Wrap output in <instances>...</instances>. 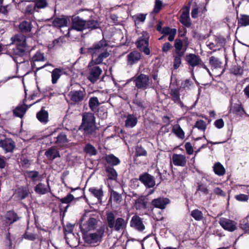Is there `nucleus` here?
<instances>
[{
    "label": "nucleus",
    "mask_w": 249,
    "mask_h": 249,
    "mask_svg": "<svg viewBox=\"0 0 249 249\" xmlns=\"http://www.w3.org/2000/svg\"><path fill=\"white\" fill-rule=\"evenodd\" d=\"M193 86V82L190 79H187L181 82L180 88L185 90H189Z\"/></svg>",
    "instance_id": "47"
},
{
    "label": "nucleus",
    "mask_w": 249,
    "mask_h": 249,
    "mask_svg": "<svg viewBox=\"0 0 249 249\" xmlns=\"http://www.w3.org/2000/svg\"><path fill=\"white\" fill-rule=\"evenodd\" d=\"M45 58L44 53L40 51L37 52L32 57L33 62L37 61H44Z\"/></svg>",
    "instance_id": "51"
},
{
    "label": "nucleus",
    "mask_w": 249,
    "mask_h": 249,
    "mask_svg": "<svg viewBox=\"0 0 249 249\" xmlns=\"http://www.w3.org/2000/svg\"><path fill=\"white\" fill-rule=\"evenodd\" d=\"M174 46L177 52H184L185 50L181 51L183 46V42L180 39H176Z\"/></svg>",
    "instance_id": "58"
},
{
    "label": "nucleus",
    "mask_w": 249,
    "mask_h": 249,
    "mask_svg": "<svg viewBox=\"0 0 249 249\" xmlns=\"http://www.w3.org/2000/svg\"><path fill=\"white\" fill-rule=\"evenodd\" d=\"M139 180L146 188H152L155 185V181L154 177L146 172L140 175Z\"/></svg>",
    "instance_id": "15"
},
{
    "label": "nucleus",
    "mask_w": 249,
    "mask_h": 249,
    "mask_svg": "<svg viewBox=\"0 0 249 249\" xmlns=\"http://www.w3.org/2000/svg\"><path fill=\"white\" fill-rule=\"evenodd\" d=\"M48 3L46 0H36L35 4L34 5H29L27 8V11L29 13H32L33 10H35L36 8L38 9L44 8L47 7Z\"/></svg>",
    "instance_id": "27"
},
{
    "label": "nucleus",
    "mask_w": 249,
    "mask_h": 249,
    "mask_svg": "<svg viewBox=\"0 0 249 249\" xmlns=\"http://www.w3.org/2000/svg\"><path fill=\"white\" fill-rule=\"evenodd\" d=\"M235 199L240 202H247L249 199V196L247 195L240 194L235 196Z\"/></svg>",
    "instance_id": "60"
},
{
    "label": "nucleus",
    "mask_w": 249,
    "mask_h": 249,
    "mask_svg": "<svg viewBox=\"0 0 249 249\" xmlns=\"http://www.w3.org/2000/svg\"><path fill=\"white\" fill-rule=\"evenodd\" d=\"M140 57V53L137 51L132 52L127 55L128 61L131 62L139 61Z\"/></svg>",
    "instance_id": "49"
},
{
    "label": "nucleus",
    "mask_w": 249,
    "mask_h": 249,
    "mask_svg": "<svg viewBox=\"0 0 249 249\" xmlns=\"http://www.w3.org/2000/svg\"><path fill=\"white\" fill-rule=\"evenodd\" d=\"M19 29L22 33H28L31 31V23L27 21H22L19 25Z\"/></svg>",
    "instance_id": "40"
},
{
    "label": "nucleus",
    "mask_w": 249,
    "mask_h": 249,
    "mask_svg": "<svg viewBox=\"0 0 249 249\" xmlns=\"http://www.w3.org/2000/svg\"><path fill=\"white\" fill-rule=\"evenodd\" d=\"M135 204L137 209L152 210V207L151 205V203L150 204L148 202V198L143 196L139 197L136 200Z\"/></svg>",
    "instance_id": "19"
},
{
    "label": "nucleus",
    "mask_w": 249,
    "mask_h": 249,
    "mask_svg": "<svg viewBox=\"0 0 249 249\" xmlns=\"http://www.w3.org/2000/svg\"><path fill=\"white\" fill-rule=\"evenodd\" d=\"M29 194V191L27 187L21 186L18 188L17 196L19 200H23L26 198Z\"/></svg>",
    "instance_id": "33"
},
{
    "label": "nucleus",
    "mask_w": 249,
    "mask_h": 249,
    "mask_svg": "<svg viewBox=\"0 0 249 249\" xmlns=\"http://www.w3.org/2000/svg\"><path fill=\"white\" fill-rule=\"evenodd\" d=\"M240 227L245 232H249V222L248 218H245L241 221Z\"/></svg>",
    "instance_id": "55"
},
{
    "label": "nucleus",
    "mask_w": 249,
    "mask_h": 249,
    "mask_svg": "<svg viewBox=\"0 0 249 249\" xmlns=\"http://www.w3.org/2000/svg\"><path fill=\"white\" fill-rule=\"evenodd\" d=\"M84 152L90 156H94L97 154L96 148L89 143L86 144L84 148Z\"/></svg>",
    "instance_id": "42"
},
{
    "label": "nucleus",
    "mask_w": 249,
    "mask_h": 249,
    "mask_svg": "<svg viewBox=\"0 0 249 249\" xmlns=\"http://www.w3.org/2000/svg\"><path fill=\"white\" fill-rule=\"evenodd\" d=\"M49 190H50L51 189L48 182L47 187L42 183H39L34 188L35 192L39 195L46 194L48 192Z\"/></svg>",
    "instance_id": "29"
},
{
    "label": "nucleus",
    "mask_w": 249,
    "mask_h": 249,
    "mask_svg": "<svg viewBox=\"0 0 249 249\" xmlns=\"http://www.w3.org/2000/svg\"><path fill=\"white\" fill-rule=\"evenodd\" d=\"M108 46L107 41L102 39L87 49V53L92 57L91 62H102L109 56V53L106 49Z\"/></svg>",
    "instance_id": "1"
},
{
    "label": "nucleus",
    "mask_w": 249,
    "mask_h": 249,
    "mask_svg": "<svg viewBox=\"0 0 249 249\" xmlns=\"http://www.w3.org/2000/svg\"><path fill=\"white\" fill-rule=\"evenodd\" d=\"M172 161L175 166L184 167L186 165L187 159L184 155L174 154L172 156Z\"/></svg>",
    "instance_id": "22"
},
{
    "label": "nucleus",
    "mask_w": 249,
    "mask_h": 249,
    "mask_svg": "<svg viewBox=\"0 0 249 249\" xmlns=\"http://www.w3.org/2000/svg\"><path fill=\"white\" fill-rule=\"evenodd\" d=\"M102 70L98 66H95L89 69V72L87 77L88 79L92 83H95L102 74Z\"/></svg>",
    "instance_id": "12"
},
{
    "label": "nucleus",
    "mask_w": 249,
    "mask_h": 249,
    "mask_svg": "<svg viewBox=\"0 0 249 249\" xmlns=\"http://www.w3.org/2000/svg\"><path fill=\"white\" fill-rule=\"evenodd\" d=\"M196 191H200L204 195H208L209 194V190L206 186V185L201 183H197Z\"/></svg>",
    "instance_id": "57"
},
{
    "label": "nucleus",
    "mask_w": 249,
    "mask_h": 249,
    "mask_svg": "<svg viewBox=\"0 0 249 249\" xmlns=\"http://www.w3.org/2000/svg\"><path fill=\"white\" fill-rule=\"evenodd\" d=\"M214 125L216 128L220 129L224 126V122L222 119H219L215 121Z\"/></svg>",
    "instance_id": "64"
},
{
    "label": "nucleus",
    "mask_w": 249,
    "mask_h": 249,
    "mask_svg": "<svg viewBox=\"0 0 249 249\" xmlns=\"http://www.w3.org/2000/svg\"><path fill=\"white\" fill-rule=\"evenodd\" d=\"M100 103L97 97H91L89 98V106L90 110L92 112H95L97 108L100 106Z\"/></svg>",
    "instance_id": "37"
},
{
    "label": "nucleus",
    "mask_w": 249,
    "mask_h": 249,
    "mask_svg": "<svg viewBox=\"0 0 249 249\" xmlns=\"http://www.w3.org/2000/svg\"><path fill=\"white\" fill-rule=\"evenodd\" d=\"M86 94V91L83 89L79 90H71L68 95L71 101L76 103L82 101Z\"/></svg>",
    "instance_id": "16"
},
{
    "label": "nucleus",
    "mask_w": 249,
    "mask_h": 249,
    "mask_svg": "<svg viewBox=\"0 0 249 249\" xmlns=\"http://www.w3.org/2000/svg\"><path fill=\"white\" fill-rule=\"evenodd\" d=\"M70 23V18L65 16L56 18L54 19L53 22V26L58 28L67 26Z\"/></svg>",
    "instance_id": "24"
},
{
    "label": "nucleus",
    "mask_w": 249,
    "mask_h": 249,
    "mask_svg": "<svg viewBox=\"0 0 249 249\" xmlns=\"http://www.w3.org/2000/svg\"><path fill=\"white\" fill-rule=\"evenodd\" d=\"M186 61L187 62H199V58L196 55L190 53L186 55Z\"/></svg>",
    "instance_id": "56"
},
{
    "label": "nucleus",
    "mask_w": 249,
    "mask_h": 249,
    "mask_svg": "<svg viewBox=\"0 0 249 249\" xmlns=\"http://www.w3.org/2000/svg\"><path fill=\"white\" fill-rule=\"evenodd\" d=\"M171 100L178 105H181L183 104L180 100V94L178 89H170L169 93Z\"/></svg>",
    "instance_id": "26"
},
{
    "label": "nucleus",
    "mask_w": 249,
    "mask_h": 249,
    "mask_svg": "<svg viewBox=\"0 0 249 249\" xmlns=\"http://www.w3.org/2000/svg\"><path fill=\"white\" fill-rule=\"evenodd\" d=\"M25 52V46H17L15 48H13V53L15 54L18 56H21Z\"/></svg>",
    "instance_id": "54"
},
{
    "label": "nucleus",
    "mask_w": 249,
    "mask_h": 249,
    "mask_svg": "<svg viewBox=\"0 0 249 249\" xmlns=\"http://www.w3.org/2000/svg\"><path fill=\"white\" fill-rule=\"evenodd\" d=\"M194 127L197 128L199 130L204 132L207 128V124L203 120H199L196 122Z\"/></svg>",
    "instance_id": "53"
},
{
    "label": "nucleus",
    "mask_w": 249,
    "mask_h": 249,
    "mask_svg": "<svg viewBox=\"0 0 249 249\" xmlns=\"http://www.w3.org/2000/svg\"><path fill=\"white\" fill-rule=\"evenodd\" d=\"M86 214H84L80 220V228L82 233L94 231L97 226L98 220L94 217H90L85 220Z\"/></svg>",
    "instance_id": "5"
},
{
    "label": "nucleus",
    "mask_w": 249,
    "mask_h": 249,
    "mask_svg": "<svg viewBox=\"0 0 249 249\" xmlns=\"http://www.w3.org/2000/svg\"><path fill=\"white\" fill-rule=\"evenodd\" d=\"M238 25L240 27L249 25V15L241 14L239 17H237Z\"/></svg>",
    "instance_id": "34"
},
{
    "label": "nucleus",
    "mask_w": 249,
    "mask_h": 249,
    "mask_svg": "<svg viewBox=\"0 0 249 249\" xmlns=\"http://www.w3.org/2000/svg\"><path fill=\"white\" fill-rule=\"evenodd\" d=\"M25 99L23 100V104L22 105H19L15 109L13 110V113L15 116L18 117L19 118H22L24 114L26 112L28 106L25 104L26 101V98L27 96L26 90L25 89Z\"/></svg>",
    "instance_id": "20"
},
{
    "label": "nucleus",
    "mask_w": 249,
    "mask_h": 249,
    "mask_svg": "<svg viewBox=\"0 0 249 249\" xmlns=\"http://www.w3.org/2000/svg\"><path fill=\"white\" fill-rule=\"evenodd\" d=\"M219 223L225 230L230 232L233 231L237 229V223L234 221L224 217L220 218Z\"/></svg>",
    "instance_id": "13"
},
{
    "label": "nucleus",
    "mask_w": 249,
    "mask_h": 249,
    "mask_svg": "<svg viewBox=\"0 0 249 249\" xmlns=\"http://www.w3.org/2000/svg\"><path fill=\"white\" fill-rule=\"evenodd\" d=\"M125 120V126L127 128H133L138 123V118L136 114H127L124 116Z\"/></svg>",
    "instance_id": "23"
},
{
    "label": "nucleus",
    "mask_w": 249,
    "mask_h": 249,
    "mask_svg": "<svg viewBox=\"0 0 249 249\" xmlns=\"http://www.w3.org/2000/svg\"><path fill=\"white\" fill-rule=\"evenodd\" d=\"M86 20L78 16L73 17L71 21V27L69 29L68 35L69 36L70 31L71 29L77 31H82L86 29Z\"/></svg>",
    "instance_id": "10"
},
{
    "label": "nucleus",
    "mask_w": 249,
    "mask_h": 249,
    "mask_svg": "<svg viewBox=\"0 0 249 249\" xmlns=\"http://www.w3.org/2000/svg\"><path fill=\"white\" fill-rule=\"evenodd\" d=\"M191 215L196 221H200L203 218L202 212L198 209H195L191 212Z\"/></svg>",
    "instance_id": "50"
},
{
    "label": "nucleus",
    "mask_w": 249,
    "mask_h": 249,
    "mask_svg": "<svg viewBox=\"0 0 249 249\" xmlns=\"http://www.w3.org/2000/svg\"><path fill=\"white\" fill-rule=\"evenodd\" d=\"M72 71L71 67L54 68L52 72V82L53 84H56L63 74L68 75Z\"/></svg>",
    "instance_id": "9"
},
{
    "label": "nucleus",
    "mask_w": 249,
    "mask_h": 249,
    "mask_svg": "<svg viewBox=\"0 0 249 249\" xmlns=\"http://www.w3.org/2000/svg\"><path fill=\"white\" fill-rule=\"evenodd\" d=\"M130 226L139 231H142L145 229L142 218L137 215L132 216L130 222Z\"/></svg>",
    "instance_id": "17"
},
{
    "label": "nucleus",
    "mask_w": 249,
    "mask_h": 249,
    "mask_svg": "<svg viewBox=\"0 0 249 249\" xmlns=\"http://www.w3.org/2000/svg\"><path fill=\"white\" fill-rule=\"evenodd\" d=\"M73 227L72 225H67V227L65 228L64 229V233L65 234V238L66 239V241L68 244H69L68 239L69 238L67 237L68 234H70V235H71L72 236H74V234L72 233Z\"/></svg>",
    "instance_id": "52"
},
{
    "label": "nucleus",
    "mask_w": 249,
    "mask_h": 249,
    "mask_svg": "<svg viewBox=\"0 0 249 249\" xmlns=\"http://www.w3.org/2000/svg\"><path fill=\"white\" fill-rule=\"evenodd\" d=\"M180 18V21L183 25L187 27L190 25L188 11H183Z\"/></svg>",
    "instance_id": "46"
},
{
    "label": "nucleus",
    "mask_w": 249,
    "mask_h": 249,
    "mask_svg": "<svg viewBox=\"0 0 249 249\" xmlns=\"http://www.w3.org/2000/svg\"><path fill=\"white\" fill-rule=\"evenodd\" d=\"M26 174L28 178H30L33 182H36L40 180L39 172L37 171H27Z\"/></svg>",
    "instance_id": "43"
},
{
    "label": "nucleus",
    "mask_w": 249,
    "mask_h": 249,
    "mask_svg": "<svg viewBox=\"0 0 249 249\" xmlns=\"http://www.w3.org/2000/svg\"><path fill=\"white\" fill-rule=\"evenodd\" d=\"M105 232V226L102 225L95 232H87L82 233V238L87 247H96L102 242Z\"/></svg>",
    "instance_id": "3"
},
{
    "label": "nucleus",
    "mask_w": 249,
    "mask_h": 249,
    "mask_svg": "<svg viewBox=\"0 0 249 249\" xmlns=\"http://www.w3.org/2000/svg\"><path fill=\"white\" fill-rule=\"evenodd\" d=\"M149 36L146 32H143L142 36H140L136 42L137 47L141 51H142L145 54L150 53V50L148 48Z\"/></svg>",
    "instance_id": "8"
},
{
    "label": "nucleus",
    "mask_w": 249,
    "mask_h": 249,
    "mask_svg": "<svg viewBox=\"0 0 249 249\" xmlns=\"http://www.w3.org/2000/svg\"><path fill=\"white\" fill-rule=\"evenodd\" d=\"M56 198L61 202V204L59 205V213L60 216L63 218L68 209L70 206V204L76 198L71 193L68 194L64 197H56Z\"/></svg>",
    "instance_id": "7"
},
{
    "label": "nucleus",
    "mask_w": 249,
    "mask_h": 249,
    "mask_svg": "<svg viewBox=\"0 0 249 249\" xmlns=\"http://www.w3.org/2000/svg\"><path fill=\"white\" fill-rule=\"evenodd\" d=\"M20 161L23 167H28L30 165V161L26 156H22L20 158Z\"/></svg>",
    "instance_id": "62"
},
{
    "label": "nucleus",
    "mask_w": 249,
    "mask_h": 249,
    "mask_svg": "<svg viewBox=\"0 0 249 249\" xmlns=\"http://www.w3.org/2000/svg\"><path fill=\"white\" fill-rule=\"evenodd\" d=\"M97 129L94 114L91 112L83 113L82 123L78 128V131L83 132L85 136H90L95 134Z\"/></svg>",
    "instance_id": "2"
},
{
    "label": "nucleus",
    "mask_w": 249,
    "mask_h": 249,
    "mask_svg": "<svg viewBox=\"0 0 249 249\" xmlns=\"http://www.w3.org/2000/svg\"><path fill=\"white\" fill-rule=\"evenodd\" d=\"M86 29L94 30L100 27V24L97 20L95 19H89L86 20Z\"/></svg>",
    "instance_id": "36"
},
{
    "label": "nucleus",
    "mask_w": 249,
    "mask_h": 249,
    "mask_svg": "<svg viewBox=\"0 0 249 249\" xmlns=\"http://www.w3.org/2000/svg\"><path fill=\"white\" fill-rule=\"evenodd\" d=\"M56 140L55 142L56 144L62 145L68 142L67 136L65 132L60 133L56 137Z\"/></svg>",
    "instance_id": "44"
},
{
    "label": "nucleus",
    "mask_w": 249,
    "mask_h": 249,
    "mask_svg": "<svg viewBox=\"0 0 249 249\" xmlns=\"http://www.w3.org/2000/svg\"><path fill=\"white\" fill-rule=\"evenodd\" d=\"M230 71L235 75H242L243 72V67L239 65L238 63H234L231 66Z\"/></svg>",
    "instance_id": "39"
},
{
    "label": "nucleus",
    "mask_w": 249,
    "mask_h": 249,
    "mask_svg": "<svg viewBox=\"0 0 249 249\" xmlns=\"http://www.w3.org/2000/svg\"><path fill=\"white\" fill-rule=\"evenodd\" d=\"M15 147V142L11 138H6L0 140V147L2 148L6 153L13 152Z\"/></svg>",
    "instance_id": "14"
},
{
    "label": "nucleus",
    "mask_w": 249,
    "mask_h": 249,
    "mask_svg": "<svg viewBox=\"0 0 249 249\" xmlns=\"http://www.w3.org/2000/svg\"><path fill=\"white\" fill-rule=\"evenodd\" d=\"M12 44H15L16 46H25V36L22 34H17L11 37Z\"/></svg>",
    "instance_id": "30"
},
{
    "label": "nucleus",
    "mask_w": 249,
    "mask_h": 249,
    "mask_svg": "<svg viewBox=\"0 0 249 249\" xmlns=\"http://www.w3.org/2000/svg\"><path fill=\"white\" fill-rule=\"evenodd\" d=\"M185 148L188 155H192L194 152V149L191 143L190 142H187L185 144Z\"/></svg>",
    "instance_id": "63"
},
{
    "label": "nucleus",
    "mask_w": 249,
    "mask_h": 249,
    "mask_svg": "<svg viewBox=\"0 0 249 249\" xmlns=\"http://www.w3.org/2000/svg\"><path fill=\"white\" fill-rule=\"evenodd\" d=\"M105 171L107 174L108 179L111 180H116L117 179L118 173L113 167L106 166Z\"/></svg>",
    "instance_id": "31"
},
{
    "label": "nucleus",
    "mask_w": 249,
    "mask_h": 249,
    "mask_svg": "<svg viewBox=\"0 0 249 249\" xmlns=\"http://www.w3.org/2000/svg\"><path fill=\"white\" fill-rule=\"evenodd\" d=\"M109 192L110 194L109 200L113 199L114 202L116 203H118L121 201L122 197L121 194L112 189H111Z\"/></svg>",
    "instance_id": "48"
},
{
    "label": "nucleus",
    "mask_w": 249,
    "mask_h": 249,
    "mask_svg": "<svg viewBox=\"0 0 249 249\" xmlns=\"http://www.w3.org/2000/svg\"><path fill=\"white\" fill-rule=\"evenodd\" d=\"M36 116L38 120L42 124H46L49 121V113L44 109V107L37 112Z\"/></svg>",
    "instance_id": "28"
},
{
    "label": "nucleus",
    "mask_w": 249,
    "mask_h": 249,
    "mask_svg": "<svg viewBox=\"0 0 249 249\" xmlns=\"http://www.w3.org/2000/svg\"><path fill=\"white\" fill-rule=\"evenodd\" d=\"M170 203V200L165 197H160L153 199L151 202V205L153 208L164 209L166 205Z\"/></svg>",
    "instance_id": "18"
},
{
    "label": "nucleus",
    "mask_w": 249,
    "mask_h": 249,
    "mask_svg": "<svg viewBox=\"0 0 249 249\" xmlns=\"http://www.w3.org/2000/svg\"><path fill=\"white\" fill-rule=\"evenodd\" d=\"M147 153L146 150H145L142 145L136 146L135 153L134 157L135 160H136V158L139 156H147Z\"/></svg>",
    "instance_id": "45"
},
{
    "label": "nucleus",
    "mask_w": 249,
    "mask_h": 249,
    "mask_svg": "<svg viewBox=\"0 0 249 249\" xmlns=\"http://www.w3.org/2000/svg\"><path fill=\"white\" fill-rule=\"evenodd\" d=\"M105 160L109 164L108 166H111L112 167L117 165L121 162L119 159L112 154L107 155L105 157Z\"/></svg>",
    "instance_id": "32"
},
{
    "label": "nucleus",
    "mask_w": 249,
    "mask_h": 249,
    "mask_svg": "<svg viewBox=\"0 0 249 249\" xmlns=\"http://www.w3.org/2000/svg\"><path fill=\"white\" fill-rule=\"evenodd\" d=\"M213 193L218 196L225 197L226 196V193L223 191L221 188L219 187H214L213 190Z\"/></svg>",
    "instance_id": "59"
},
{
    "label": "nucleus",
    "mask_w": 249,
    "mask_h": 249,
    "mask_svg": "<svg viewBox=\"0 0 249 249\" xmlns=\"http://www.w3.org/2000/svg\"><path fill=\"white\" fill-rule=\"evenodd\" d=\"M45 155L49 160L53 161L56 158H60V154L58 150L54 147L48 148L45 153Z\"/></svg>",
    "instance_id": "25"
},
{
    "label": "nucleus",
    "mask_w": 249,
    "mask_h": 249,
    "mask_svg": "<svg viewBox=\"0 0 249 249\" xmlns=\"http://www.w3.org/2000/svg\"><path fill=\"white\" fill-rule=\"evenodd\" d=\"M213 170L214 173L219 176H222L226 173L225 169L220 162H216L214 164Z\"/></svg>",
    "instance_id": "38"
},
{
    "label": "nucleus",
    "mask_w": 249,
    "mask_h": 249,
    "mask_svg": "<svg viewBox=\"0 0 249 249\" xmlns=\"http://www.w3.org/2000/svg\"><path fill=\"white\" fill-rule=\"evenodd\" d=\"M238 103L231 104L230 107V112L239 117H242L246 112L239 101Z\"/></svg>",
    "instance_id": "21"
},
{
    "label": "nucleus",
    "mask_w": 249,
    "mask_h": 249,
    "mask_svg": "<svg viewBox=\"0 0 249 249\" xmlns=\"http://www.w3.org/2000/svg\"><path fill=\"white\" fill-rule=\"evenodd\" d=\"M150 77L148 75L140 74L135 75L127 81V83L133 81L138 89L145 90L150 87Z\"/></svg>",
    "instance_id": "6"
},
{
    "label": "nucleus",
    "mask_w": 249,
    "mask_h": 249,
    "mask_svg": "<svg viewBox=\"0 0 249 249\" xmlns=\"http://www.w3.org/2000/svg\"><path fill=\"white\" fill-rule=\"evenodd\" d=\"M172 132L178 138L183 139L185 137V133L179 124L175 125L172 128Z\"/></svg>",
    "instance_id": "41"
},
{
    "label": "nucleus",
    "mask_w": 249,
    "mask_h": 249,
    "mask_svg": "<svg viewBox=\"0 0 249 249\" xmlns=\"http://www.w3.org/2000/svg\"><path fill=\"white\" fill-rule=\"evenodd\" d=\"M106 220L107 227L111 230L119 232L121 231L125 230L127 220H125L123 218L118 217L115 218V215L112 211L107 212L106 213Z\"/></svg>",
    "instance_id": "4"
},
{
    "label": "nucleus",
    "mask_w": 249,
    "mask_h": 249,
    "mask_svg": "<svg viewBox=\"0 0 249 249\" xmlns=\"http://www.w3.org/2000/svg\"><path fill=\"white\" fill-rule=\"evenodd\" d=\"M89 191L98 200H101L104 195V192L102 188L97 189L94 187H90L89 188Z\"/></svg>",
    "instance_id": "35"
},
{
    "label": "nucleus",
    "mask_w": 249,
    "mask_h": 249,
    "mask_svg": "<svg viewBox=\"0 0 249 249\" xmlns=\"http://www.w3.org/2000/svg\"><path fill=\"white\" fill-rule=\"evenodd\" d=\"M4 218L5 227H9L15 222L19 221L20 219V217L14 210H9L5 213Z\"/></svg>",
    "instance_id": "11"
},
{
    "label": "nucleus",
    "mask_w": 249,
    "mask_h": 249,
    "mask_svg": "<svg viewBox=\"0 0 249 249\" xmlns=\"http://www.w3.org/2000/svg\"><path fill=\"white\" fill-rule=\"evenodd\" d=\"M146 14H139L134 16L135 22H143L146 18Z\"/></svg>",
    "instance_id": "61"
}]
</instances>
